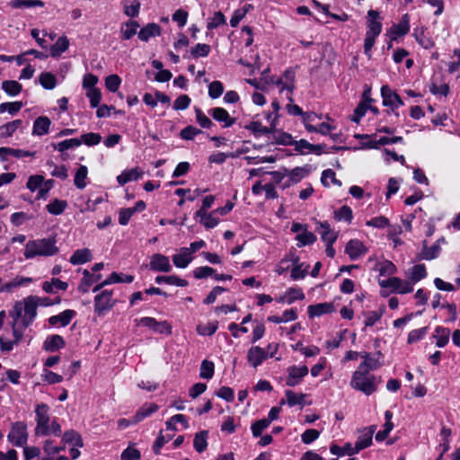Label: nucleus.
<instances>
[{
	"mask_svg": "<svg viewBox=\"0 0 460 460\" xmlns=\"http://www.w3.org/2000/svg\"><path fill=\"white\" fill-rule=\"evenodd\" d=\"M62 440L66 444H74V446L77 447L84 446L80 434L74 429L66 430L62 436Z\"/></svg>",
	"mask_w": 460,
	"mask_h": 460,
	"instance_id": "42",
	"label": "nucleus"
},
{
	"mask_svg": "<svg viewBox=\"0 0 460 460\" xmlns=\"http://www.w3.org/2000/svg\"><path fill=\"white\" fill-rule=\"evenodd\" d=\"M450 330L446 327L438 326L435 329L433 337L436 339V345L444 348L449 341Z\"/></svg>",
	"mask_w": 460,
	"mask_h": 460,
	"instance_id": "34",
	"label": "nucleus"
},
{
	"mask_svg": "<svg viewBox=\"0 0 460 460\" xmlns=\"http://www.w3.org/2000/svg\"><path fill=\"white\" fill-rule=\"evenodd\" d=\"M309 269V265H304V263H300L295 265V267L291 270L290 277L293 280H299L305 278L307 275Z\"/></svg>",
	"mask_w": 460,
	"mask_h": 460,
	"instance_id": "60",
	"label": "nucleus"
},
{
	"mask_svg": "<svg viewBox=\"0 0 460 460\" xmlns=\"http://www.w3.org/2000/svg\"><path fill=\"white\" fill-rule=\"evenodd\" d=\"M134 280V276L123 273L112 272L105 280L103 284L114 283H131Z\"/></svg>",
	"mask_w": 460,
	"mask_h": 460,
	"instance_id": "46",
	"label": "nucleus"
},
{
	"mask_svg": "<svg viewBox=\"0 0 460 460\" xmlns=\"http://www.w3.org/2000/svg\"><path fill=\"white\" fill-rule=\"evenodd\" d=\"M403 138L402 137H382L378 140H373L369 143L368 146L371 148H378L380 146L402 143Z\"/></svg>",
	"mask_w": 460,
	"mask_h": 460,
	"instance_id": "53",
	"label": "nucleus"
},
{
	"mask_svg": "<svg viewBox=\"0 0 460 460\" xmlns=\"http://www.w3.org/2000/svg\"><path fill=\"white\" fill-rule=\"evenodd\" d=\"M161 33V27L156 23H148L138 32V38L142 41H148L152 37L158 36Z\"/></svg>",
	"mask_w": 460,
	"mask_h": 460,
	"instance_id": "31",
	"label": "nucleus"
},
{
	"mask_svg": "<svg viewBox=\"0 0 460 460\" xmlns=\"http://www.w3.org/2000/svg\"><path fill=\"white\" fill-rule=\"evenodd\" d=\"M345 252L349 255L350 260L355 261L364 255L367 252V249L362 242L353 239L347 243Z\"/></svg>",
	"mask_w": 460,
	"mask_h": 460,
	"instance_id": "19",
	"label": "nucleus"
},
{
	"mask_svg": "<svg viewBox=\"0 0 460 460\" xmlns=\"http://www.w3.org/2000/svg\"><path fill=\"white\" fill-rule=\"evenodd\" d=\"M247 362L253 368H257L267 359L265 349L260 346H252L247 351Z\"/></svg>",
	"mask_w": 460,
	"mask_h": 460,
	"instance_id": "11",
	"label": "nucleus"
},
{
	"mask_svg": "<svg viewBox=\"0 0 460 460\" xmlns=\"http://www.w3.org/2000/svg\"><path fill=\"white\" fill-rule=\"evenodd\" d=\"M330 451L332 455H336L339 456H353L355 454H358L354 446L350 443H346L343 447H340L336 444H332L330 447Z\"/></svg>",
	"mask_w": 460,
	"mask_h": 460,
	"instance_id": "38",
	"label": "nucleus"
},
{
	"mask_svg": "<svg viewBox=\"0 0 460 460\" xmlns=\"http://www.w3.org/2000/svg\"><path fill=\"white\" fill-rule=\"evenodd\" d=\"M296 239L298 241L297 246L303 247L313 244L316 241V236L314 233L305 229L302 233L296 234Z\"/></svg>",
	"mask_w": 460,
	"mask_h": 460,
	"instance_id": "49",
	"label": "nucleus"
},
{
	"mask_svg": "<svg viewBox=\"0 0 460 460\" xmlns=\"http://www.w3.org/2000/svg\"><path fill=\"white\" fill-rule=\"evenodd\" d=\"M158 411V405L154 402L144 403L132 418V422L137 424Z\"/></svg>",
	"mask_w": 460,
	"mask_h": 460,
	"instance_id": "20",
	"label": "nucleus"
},
{
	"mask_svg": "<svg viewBox=\"0 0 460 460\" xmlns=\"http://www.w3.org/2000/svg\"><path fill=\"white\" fill-rule=\"evenodd\" d=\"M9 5L14 9L43 7L44 2L41 0H12Z\"/></svg>",
	"mask_w": 460,
	"mask_h": 460,
	"instance_id": "39",
	"label": "nucleus"
},
{
	"mask_svg": "<svg viewBox=\"0 0 460 460\" xmlns=\"http://www.w3.org/2000/svg\"><path fill=\"white\" fill-rule=\"evenodd\" d=\"M318 232L325 243H334L338 238V234L331 229L327 222L319 224Z\"/></svg>",
	"mask_w": 460,
	"mask_h": 460,
	"instance_id": "30",
	"label": "nucleus"
},
{
	"mask_svg": "<svg viewBox=\"0 0 460 460\" xmlns=\"http://www.w3.org/2000/svg\"><path fill=\"white\" fill-rule=\"evenodd\" d=\"M40 301V297L36 296H30L24 300V305H22V309L24 312V316L22 320V326L25 329L28 327L33 321V319L37 315V307Z\"/></svg>",
	"mask_w": 460,
	"mask_h": 460,
	"instance_id": "7",
	"label": "nucleus"
},
{
	"mask_svg": "<svg viewBox=\"0 0 460 460\" xmlns=\"http://www.w3.org/2000/svg\"><path fill=\"white\" fill-rule=\"evenodd\" d=\"M2 89L10 96L18 95L22 89L20 83L13 80H6L2 83Z\"/></svg>",
	"mask_w": 460,
	"mask_h": 460,
	"instance_id": "47",
	"label": "nucleus"
},
{
	"mask_svg": "<svg viewBox=\"0 0 460 460\" xmlns=\"http://www.w3.org/2000/svg\"><path fill=\"white\" fill-rule=\"evenodd\" d=\"M82 145V141L79 138H70L63 140L59 143L53 144V148L58 152H64L68 149L78 147Z\"/></svg>",
	"mask_w": 460,
	"mask_h": 460,
	"instance_id": "45",
	"label": "nucleus"
},
{
	"mask_svg": "<svg viewBox=\"0 0 460 460\" xmlns=\"http://www.w3.org/2000/svg\"><path fill=\"white\" fill-rule=\"evenodd\" d=\"M66 345L65 340L62 336L54 334L46 338L43 348L46 351L54 352L59 349L64 348Z\"/></svg>",
	"mask_w": 460,
	"mask_h": 460,
	"instance_id": "26",
	"label": "nucleus"
},
{
	"mask_svg": "<svg viewBox=\"0 0 460 460\" xmlns=\"http://www.w3.org/2000/svg\"><path fill=\"white\" fill-rule=\"evenodd\" d=\"M244 128L252 132L255 136H262L271 133V129L263 126L260 121H252Z\"/></svg>",
	"mask_w": 460,
	"mask_h": 460,
	"instance_id": "52",
	"label": "nucleus"
},
{
	"mask_svg": "<svg viewBox=\"0 0 460 460\" xmlns=\"http://www.w3.org/2000/svg\"><path fill=\"white\" fill-rule=\"evenodd\" d=\"M155 283L156 284H162L165 283L168 285L177 286V287H187L188 281L179 278L176 275H170V276H157L155 278Z\"/></svg>",
	"mask_w": 460,
	"mask_h": 460,
	"instance_id": "36",
	"label": "nucleus"
},
{
	"mask_svg": "<svg viewBox=\"0 0 460 460\" xmlns=\"http://www.w3.org/2000/svg\"><path fill=\"white\" fill-rule=\"evenodd\" d=\"M87 174H88L87 167L85 165H80L75 174V179H74V183L77 189L83 190L84 188H85V186L87 185V183H86Z\"/></svg>",
	"mask_w": 460,
	"mask_h": 460,
	"instance_id": "43",
	"label": "nucleus"
},
{
	"mask_svg": "<svg viewBox=\"0 0 460 460\" xmlns=\"http://www.w3.org/2000/svg\"><path fill=\"white\" fill-rule=\"evenodd\" d=\"M7 439L14 447H22L27 445L28 430L26 423L23 421L13 423Z\"/></svg>",
	"mask_w": 460,
	"mask_h": 460,
	"instance_id": "4",
	"label": "nucleus"
},
{
	"mask_svg": "<svg viewBox=\"0 0 460 460\" xmlns=\"http://www.w3.org/2000/svg\"><path fill=\"white\" fill-rule=\"evenodd\" d=\"M172 259L175 267L185 269L192 261L193 257L189 250H187V247H182L180 249L179 253L172 255Z\"/></svg>",
	"mask_w": 460,
	"mask_h": 460,
	"instance_id": "22",
	"label": "nucleus"
},
{
	"mask_svg": "<svg viewBox=\"0 0 460 460\" xmlns=\"http://www.w3.org/2000/svg\"><path fill=\"white\" fill-rule=\"evenodd\" d=\"M35 155V151L31 152L12 147H0V159L2 161H7L9 156H13L17 159H22L25 157H34Z\"/></svg>",
	"mask_w": 460,
	"mask_h": 460,
	"instance_id": "15",
	"label": "nucleus"
},
{
	"mask_svg": "<svg viewBox=\"0 0 460 460\" xmlns=\"http://www.w3.org/2000/svg\"><path fill=\"white\" fill-rule=\"evenodd\" d=\"M302 117V122L305 125V129L308 132H314L315 126L312 125V122L314 121L315 119H321V116L316 114L315 112H304Z\"/></svg>",
	"mask_w": 460,
	"mask_h": 460,
	"instance_id": "58",
	"label": "nucleus"
},
{
	"mask_svg": "<svg viewBox=\"0 0 460 460\" xmlns=\"http://www.w3.org/2000/svg\"><path fill=\"white\" fill-rule=\"evenodd\" d=\"M334 218L338 221H345L350 223L353 218L351 208L346 205L342 206L341 208L334 212Z\"/></svg>",
	"mask_w": 460,
	"mask_h": 460,
	"instance_id": "54",
	"label": "nucleus"
},
{
	"mask_svg": "<svg viewBox=\"0 0 460 460\" xmlns=\"http://www.w3.org/2000/svg\"><path fill=\"white\" fill-rule=\"evenodd\" d=\"M56 243V239L52 237L31 240L25 244L23 255L27 260L53 256L58 252Z\"/></svg>",
	"mask_w": 460,
	"mask_h": 460,
	"instance_id": "2",
	"label": "nucleus"
},
{
	"mask_svg": "<svg viewBox=\"0 0 460 460\" xmlns=\"http://www.w3.org/2000/svg\"><path fill=\"white\" fill-rule=\"evenodd\" d=\"M22 106V102H3L0 104V113L7 111L11 115H15L21 111Z\"/></svg>",
	"mask_w": 460,
	"mask_h": 460,
	"instance_id": "57",
	"label": "nucleus"
},
{
	"mask_svg": "<svg viewBox=\"0 0 460 460\" xmlns=\"http://www.w3.org/2000/svg\"><path fill=\"white\" fill-rule=\"evenodd\" d=\"M112 291L103 290L94 297V311L100 315L113 307Z\"/></svg>",
	"mask_w": 460,
	"mask_h": 460,
	"instance_id": "9",
	"label": "nucleus"
},
{
	"mask_svg": "<svg viewBox=\"0 0 460 460\" xmlns=\"http://www.w3.org/2000/svg\"><path fill=\"white\" fill-rule=\"evenodd\" d=\"M427 277V270L424 264L414 265L410 270V280L412 284L419 282L420 280Z\"/></svg>",
	"mask_w": 460,
	"mask_h": 460,
	"instance_id": "41",
	"label": "nucleus"
},
{
	"mask_svg": "<svg viewBox=\"0 0 460 460\" xmlns=\"http://www.w3.org/2000/svg\"><path fill=\"white\" fill-rule=\"evenodd\" d=\"M286 385L290 387H295L302 383L305 376L308 374V367L306 366H290L287 368Z\"/></svg>",
	"mask_w": 460,
	"mask_h": 460,
	"instance_id": "8",
	"label": "nucleus"
},
{
	"mask_svg": "<svg viewBox=\"0 0 460 460\" xmlns=\"http://www.w3.org/2000/svg\"><path fill=\"white\" fill-rule=\"evenodd\" d=\"M214 363L205 359L200 365L199 376L204 379H211L214 376Z\"/></svg>",
	"mask_w": 460,
	"mask_h": 460,
	"instance_id": "56",
	"label": "nucleus"
},
{
	"mask_svg": "<svg viewBox=\"0 0 460 460\" xmlns=\"http://www.w3.org/2000/svg\"><path fill=\"white\" fill-rule=\"evenodd\" d=\"M381 382L379 376L367 370L358 368L352 373L349 385L352 389L359 391L366 395H371L376 392Z\"/></svg>",
	"mask_w": 460,
	"mask_h": 460,
	"instance_id": "3",
	"label": "nucleus"
},
{
	"mask_svg": "<svg viewBox=\"0 0 460 460\" xmlns=\"http://www.w3.org/2000/svg\"><path fill=\"white\" fill-rule=\"evenodd\" d=\"M210 52V46L205 43H198L190 49L193 58L208 57Z\"/></svg>",
	"mask_w": 460,
	"mask_h": 460,
	"instance_id": "62",
	"label": "nucleus"
},
{
	"mask_svg": "<svg viewBox=\"0 0 460 460\" xmlns=\"http://www.w3.org/2000/svg\"><path fill=\"white\" fill-rule=\"evenodd\" d=\"M149 269L153 271L169 272L172 270V265L167 256L155 253L150 259Z\"/></svg>",
	"mask_w": 460,
	"mask_h": 460,
	"instance_id": "10",
	"label": "nucleus"
},
{
	"mask_svg": "<svg viewBox=\"0 0 460 460\" xmlns=\"http://www.w3.org/2000/svg\"><path fill=\"white\" fill-rule=\"evenodd\" d=\"M376 430V426H370L367 429H364L358 436L354 447L358 453L359 451L368 447L372 444L373 434Z\"/></svg>",
	"mask_w": 460,
	"mask_h": 460,
	"instance_id": "16",
	"label": "nucleus"
},
{
	"mask_svg": "<svg viewBox=\"0 0 460 460\" xmlns=\"http://www.w3.org/2000/svg\"><path fill=\"white\" fill-rule=\"evenodd\" d=\"M208 114L217 121L223 123V128H230L235 122V119L232 118L228 111L221 107L212 108L208 111Z\"/></svg>",
	"mask_w": 460,
	"mask_h": 460,
	"instance_id": "12",
	"label": "nucleus"
},
{
	"mask_svg": "<svg viewBox=\"0 0 460 460\" xmlns=\"http://www.w3.org/2000/svg\"><path fill=\"white\" fill-rule=\"evenodd\" d=\"M139 24L137 22L129 21L124 23L120 28V32L124 40L131 39L136 33Z\"/></svg>",
	"mask_w": 460,
	"mask_h": 460,
	"instance_id": "48",
	"label": "nucleus"
},
{
	"mask_svg": "<svg viewBox=\"0 0 460 460\" xmlns=\"http://www.w3.org/2000/svg\"><path fill=\"white\" fill-rule=\"evenodd\" d=\"M36 414V428H35V436L38 437H47V436H55L60 437L62 434L61 426L54 419L51 423L50 416H49V407L46 403H39L35 408Z\"/></svg>",
	"mask_w": 460,
	"mask_h": 460,
	"instance_id": "1",
	"label": "nucleus"
},
{
	"mask_svg": "<svg viewBox=\"0 0 460 460\" xmlns=\"http://www.w3.org/2000/svg\"><path fill=\"white\" fill-rule=\"evenodd\" d=\"M379 285L382 288H392L393 292L398 294H408L413 291V286L411 280H402L397 277H391L387 279L380 280Z\"/></svg>",
	"mask_w": 460,
	"mask_h": 460,
	"instance_id": "6",
	"label": "nucleus"
},
{
	"mask_svg": "<svg viewBox=\"0 0 460 460\" xmlns=\"http://www.w3.org/2000/svg\"><path fill=\"white\" fill-rule=\"evenodd\" d=\"M92 258V252L88 248L78 249L71 255L69 262L73 265H80L90 261Z\"/></svg>",
	"mask_w": 460,
	"mask_h": 460,
	"instance_id": "28",
	"label": "nucleus"
},
{
	"mask_svg": "<svg viewBox=\"0 0 460 460\" xmlns=\"http://www.w3.org/2000/svg\"><path fill=\"white\" fill-rule=\"evenodd\" d=\"M297 319V312L296 308H291L283 312L281 316L270 315L267 320L273 323H281L295 321Z\"/></svg>",
	"mask_w": 460,
	"mask_h": 460,
	"instance_id": "33",
	"label": "nucleus"
},
{
	"mask_svg": "<svg viewBox=\"0 0 460 460\" xmlns=\"http://www.w3.org/2000/svg\"><path fill=\"white\" fill-rule=\"evenodd\" d=\"M66 207L67 202L66 200L55 199L46 206V208L49 214L58 216L62 214Z\"/></svg>",
	"mask_w": 460,
	"mask_h": 460,
	"instance_id": "44",
	"label": "nucleus"
},
{
	"mask_svg": "<svg viewBox=\"0 0 460 460\" xmlns=\"http://www.w3.org/2000/svg\"><path fill=\"white\" fill-rule=\"evenodd\" d=\"M377 357L371 355L368 352H361L360 358L363 361L359 364L358 368L367 370L368 372L376 370L381 367V363L379 361V358L381 356L380 352H377Z\"/></svg>",
	"mask_w": 460,
	"mask_h": 460,
	"instance_id": "14",
	"label": "nucleus"
},
{
	"mask_svg": "<svg viewBox=\"0 0 460 460\" xmlns=\"http://www.w3.org/2000/svg\"><path fill=\"white\" fill-rule=\"evenodd\" d=\"M143 175V172L138 168H132L124 170L119 175L117 176V181L119 185L123 186L131 181H137Z\"/></svg>",
	"mask_w": 460,
	"mask_h": 460,
	"instance_id": "27",
	"label": "nucleus"
},
{
	"mask_svg": "<svg viewBox=\"0 0 460 460\" xmlns=\"http://www.w3.org/2000/svg\"><path fill=\"white\" fill-rule=\"evenodd\" d=\"M429 92L434 95H442L447 96L449 93V86L447 84H442L438 85L435 79H432V81L429 84Z\"/></svg>",
	"mask_w": 460,
	"mask_h": 460,
	"instance_id": "61",
	"label": "nucleus"
},
{
	"mask_svg": "<svg viewBox=\"0 0 460 460\" xmlns=\"http://www.w3.org/2000/svg\"><path fill=\"white\" fill-rule=\"evenodd\" d=\"M333 310L334 306L332 303H320L309 305L307 308V313L310 318H314L332 313Z\"/></svg>",
	"mask_w": 460,
	"mask_h": 460,
	"instance_id": "23",
	"label": "nucleus"
},
{
	"mask_svg": "<svg viewBox=\"0 0 460 460\" xmlns=\"http://www.w3.org/2000/svg\"><path fill=\"white\" fill-rule=\"evenodd\" d=\"M410 31V18L408 14H404L401 21L394 24L389 29V35L392 40H395L398 37L407 34Z\"/></svg>",
	"mask_w": 460,
	"mask_h": 460,
	"instance_id": "13",
	"label": "nucleus"
},
{
	"mask_svg": "<svg viewBox=\"0 0 460 460\" xmlns=\"http://www.w3.org/2000/svg\"><path fill=\"white\" fill-rule=\"evenodd\" d=\"M441 252V247L439 245V241H437L430 247L427 246V242H423V249L421 252V259L430 261L436 259L439 256Z\"/></svg>",
	"mask_w": 460,
	"mask_h": 460,
	"instance_id": "32",
	"label": "nucleus"
},
{
	"mask_svg": "<svg viewBox=\"0 0 460 460\" xmlns=\"http://www.w3.org/2000/svg\"><path fill=\"white\" fill-rule=\"evenodd\" d=\"M310 173V169L307 166L296 167L292 170H288V180L284 183L283 188H288L292 184L299 182L302 179Z\"/></svg>",
	"mask_w": 460,
	"mask_h": 460,
	"instance_id": "18",
	"label": "nucleus"
},
{
	"mask_svg": "<svg viewBox=\"0 0 460 460\" xmlns=\"http://www.w3.org/2000/svg\"><path fill=\"white\" fill-rule=\"evenodd\" d=\"M381 96L383 99V105L385 107H389L391 109V112H393L395 117H399V113L397 109L401 106L404 105V102L401 99V97L394 92L388 85H383L381 88Z\"/></svg>",
	"mask_w": 460,
	"mask_h": 460,
	"instance_id": "5",
	"label": "nucleus"
},
{
	"mask_svg": "<svg viewBox=\"0 0 460 460\" xmlns=\"http://www.w3.org/2000/svg\"><path fill=\"white\" fill-rule=\"evenodd\" d=\"M293 146H295V150L300 154H320L322 150V146L313 145L305 139H300L298 141L294 140Z\"/></svg>",
	"mask_w": 460,
	"mask_h": 460,
	"instance_id": "25",
	"label": "nucleus"
},
{
	"mask_svg": "<svg viewBox=\"0 0 460 460\" xmlns=\"http://www.w3.org/2000/svg\"><path fill=\"white\" fill-rule=\"evenodd\" d=\"M195 113L196 120L201 128H210L214 126L212 120L199 108H195Z\"/></svg>",
	"mask_w": 460,
	"mask_h": 460,
	"instance_id": "63",
	"label": "nucleus"
},
{
	"mask_svg": "<svg viewBox=\"0 0 460 460\" xmlns=\"http://www.w3.org/2000/svg\"><path fill=\"white\" fill-rule=\"evenodd\" d=\"M331 181L332 183L336 184L338 186H341V181L336 179L335 172L332 169H326L322 172L321 181L323 186L329 187Z\"/></svg>",
	"mask_w": 460,
	"mask_h": 460,
	"instance_id": "59",
	"label": "nucleus"
},
{
	"mask_svg": "<svg viewBox=\"0 0 460 460\" xmlns=\"http://www.w3.org/2000/svg\"><path fill=\"white\" fill-rule=\"evenodd\" d=\"M69 46V40L66 36L58 39L55 44L50 47V56L58 58L64 53Z\"/></svg>",
	"mask_w": 460,
	"mask_h": 460,
	"instance_id": "37",
	"label": "nucleus"
},
{
	"mask_svg": "<svg viewBox=\"0 0 460 460\" xmlns=\"http://www.w3.org/2000/svg\"><path fill=\"white\" fill-rule=\"evenodd\" d=\"M101 279V274L94 275L88 271L87 270H84L83 271V279H81V282L78 287L79 291L81 293H87L90 289V287L93 283L98 282Z\"/></svg>",
	"mask_w": 460,
	"mask_h": 460,
	"instance_id": "24",
	"label": "nucleus"
},
{
	"mask_svg": "<svg viewBox=\"0 0 460 460\" xmlns=\"http://www.w3.org/2000/svg\"><path fill=\"white\" fill-rule=\"evenodd\" d=\"M40 83L43 88L51 90L56 87L57 79L53 74L45 72L40 75Z\"/></svg>",
	"mask_w": 460,
	"mask_h": 460,
	"instance_id": "55",
	"label": "nucleus"
},
{
	"mask_svg": "<svg viewBox=\"0 0 460 460\" xmlns=\"http://www.w3.org/2000/svg\"><path fill=\"white\" fill-rule=\"evenodd\" d=\"M22 126V119H14L0 126V137H10L13 133Z\"/></svg>",
	"mask_w": 460,
	"mask_h": 460,
	"instance_id": "35",
	"label": "nucleus"
},
{
	"mask_svg": "<svg viewBox=\"0 0 460 460\" xmlns=\"http://www.w3.org/2000/svg\"><path fill=\"white\" fill-rule=\"evenodd\" d=\"M382 31L379 13L375 10L367 12V30L366 33L379 36Z\"/></svg>",
	"mask_w": 460,
	"mask_h": 460,
	"instance_id": "17",
	"label": "nucleus"
},
{
	"mask_svg": "<svg viewBox=\"0 0 460 460\" xmlns=\"http://www.w3.org/2000/svg\"><path fill=\"white\" fill-rule=\"evenodd\" d=\"M285 298L288 300V305H291L297 300H304L305 294L299 288H289L285 292Z\"/></svg>",
	"mask_w": 460,
	"mask_h": 460,
	"instance_id": "51",
	"label": "nucleus"
},
{
	"mask_svg": "<svg viewBox=\"0 0 460 460\" xmlns=\"http://www.w3.org/2000/svg\"><path fill=\"white\" fill-rule=\"evenodd\" d=\"M286 402L289 407H294L296 405L304 406L305 394H296L291 390H287L285 392Z\"/></svg>",
	"mask_w": 460,
	"mask_h": 460,
	"instance_id": "40",
	"label": "nucleus"
},
{
	"mask_svg": "<svg viewBox=\"0 0 460 460\" xmlns=\"http://www.w3.org/2000/svg\"><path fill=\"white\" fill-rule=\"evenodd\" d=\"M120 84L121 79L118 75H111L105 78V86L111 93L117 92Z\"/></svg>",
	"mask_w": 460,
	"mask_h": 460,
	"instance_id": "64",
	"label": "nucleus"
},
{
	"mask_svg": "<svg viewBox=\"0 0 460 460\" xmlns=\"http://www.w3.org/2000/svg\"><path fill=\"white\" fill-rule=\"evenodd\" d=\"M51 125V120L46 116L38 117L32 127V135L42 137L49 133Z\"/></svg>",
	"mask_w": 460,
	"mask_h": 460,
	"instance_id": "21",
	"label": "nucleus"
},
{
	"mask_svg": "<svg viewBox=\"0 0 460 460\" xmlns=\"http://www.w3.org/2000/svg\"><path fill=\"white\" fill-rule=\"evenodd\" d=\"M75 315V312L71 309H66L57 315H53L49 319L50 324L55 325L57 323H60L61 326H67L74 316Z\"/></svg>",
	"mask_w": 460,
	"mask_h": 460,
	"instance_id": "29",
	"label": "nucleus"
},
{
	"mask_svg": "<svg viewBox=\"0 0 460 460\" xmlns=\"http://www.w3.org/2000/svg\"><path fill=\"white\" fill-rule=\"evenodd\" d=\"M208 431H200L195 435L193 446L197 452H203L208 447Z\"/></svg>",
	"mask_w": 460,
	"mask_h": 460,
	"instance_id": "50",
	"label": "nucleus"
}]
</instances>
